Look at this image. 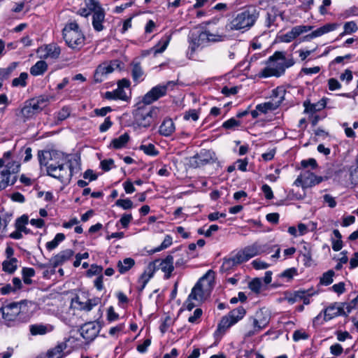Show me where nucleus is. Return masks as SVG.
<instances>
[{"mask_svg":"<svg viewBox=\"0 0 358 358\" xmlns=\"http://www.w3.org/2000/svg\"><path fill=\"white\" fill-rule=\"evenodd\" d=\"M38 162L46 167L48 175L63 182L69 181L73 174L71 163L62 154L57 152L38 151Z\"/></svg>","mask_w":358,"mask_h":358,"instance_id":"obj_1","label":"nucleus"},{"mask_svg":"<svg viewBox=\"0 0 358 358\" xmlns=\"http://www.w3.org/2000/svg\"><path fill=\"white\" fill-rule=\"evenodd\" d=\"M31 301L22 300L3 306L0 308L4 324L8 327H14L22 322H27L31 317Z\"/></svg>","mask_w":358,"mask_h":358,"instance_id":"obj_2","label":"nucleus"},{"mask_svg":"<svg viewBox=\"0 0 358 358\" xmlns=\"http://www.w3.org/2000/svg\"><path fill=\"white\" fill-rule=\"evenodd\" d=\"M11 152L4 153L3 158L0 159V191L9 185H13L16 181L15 174L20 170V164L10 160Z\"/></svg>","mask_w":358,"mask_h":358,"instance_id":"obj_3","label":"nucleus"},{"mask_svg":"<svg viewBox=\"0 0 358 358\" xmlns=\"http://www.w3.org/2000/svg\"><path fill=\"white\" fill-rule=\"evenodd\" d=\"M63 38L66 44L73 50H80L84 45L85 36L76 22H71L63 29Z\"/></svg>","mask_w":358,"mask_h":358,"instance_id":"obj_4","label":"nucleus"},{"mask_svg":"<svg viewBox=\"0 0 358 358\" xmlns=\"http://www.w3.org/2000/svg\"><path fill=\"white\" fill-rule=\"evenodd\" d=\"M222 36L217 34L210 33L208 30L194 31L189 36V46L192 52L199 48H203L210 42L221 41Z\"/></svg>","mask_w":358,"mask_h":358,"instance_id":"obj_5","label":"nucleus"},{"mask_svg":"<svg viewBox=\"0 0 358 358\" xmlns=\"http://www.w3.org/2000/svg\"><path fill=\"white\" fill-rule=\"evenodd\" d=\"M259 17V12L255 8H250L238 13L230 22L231 29L240 30L248 29L254 25Z\"/></svg>","mask_w":358,"mask_h":358,"instance_id":"obj_6","label":"nucleus"},{"mask_svg":"<svg viewBox=\"0 0 358 358\" xmlns=\"http://www.w3.org/2000/svg\"><path fill=\"white\" fill-rule=\"evenodd\" d=\"M268 60V66L262 70V76L264 78L280 77L285 72L287 67L285 65V58L282 53L276 52L269 57Z\"/></svg>","mask_w":358,"mask_h":358,"instance_id":"obj_7","label":"nucleus"},{"mask_svg":"<svg viewBox=\"0 0 358 358\" xmlns=\"http://www.w3.org/2000/svg\"><path fill=\"white\" fill-rule=\"evenodd\" d=\"M85 5L92 12L93 28L96 31H101L104 29L106 13L97 0H85Z\"/></svg>","mask_w":358,"mask_h":358,"instance_id":"obj_8","label":"nucleus"},{"mask_svg":"<svg viewBox=\"0 0 358 358\" xmlns=\"http://www.w3.org/2000/svg\"><path fill=\"white\" fill-rule=\"evenodd\" d=\"M273 247L268 244H260L257 242L252 245L245 247L243 249L238 252L243 262H245L255 256L263 253H270Z\"/></svg>","mask_w":358,"mask_h":358,"instance_id":"obj_9","label":"nucleus"},{"mask_svg":"<svg viewBox=\"0 0 358 358\" xmlns=\"http://www.w3.org/2000/svg\"><path fill=\"white\" fill-rule=\"evenodd\" d=\"M210 271H209L205 275H203L200 280L196 283L192 288L191 293L189 294V298L194 299V300L198 303L203 301L209 295V287L210 283L206 282V279L210 275Z\"/></svg>","mask_w":358,"mask_h":358,"instance_id":"obj_10","label":"nucleus"},{"mask_svg":"<svg viewBox=\"0 0 358 358\" xmlns=\"http://www.w3.org/2000/svg\"><path fill=\"white\" fill-rule=\"evenodd\" d=\"M158 112L157 108L138 107L135 114V119L140 126L147 127L157 117Z\"/></svg>","mask_w":358,"mask_h":358,"instance_id":"obj_11","label":"nucleus"},{"mask_svg":"<svg viewBox=\"0 0 358 358\" xmlns=\"http://www.w3.org/2000/svg\"><path fill=\"white\" fill-rule=\"evenodd\" d=\"M121 64L120 60L114 59L99 64L94 74V81L96 83H101L107 78L108 74L113 73L116 69H120Z\"/></svg>","mask_w":358,"mask_h":358,"instance_id":"obj_12","label":"nucleus"},{"mask_svg":"<svg viewBox=\"0 0 358 358\" xmlns=\"http://www.w3.org/2000/svg\"><path fill=\"white\" fill-rule=\"evenodd\" d=\"M171 84H173V83L168 82L166 85H158L152 87L143 97V103L149 105L157 101L160 97L164 96L166 93L168 86Z\"/></svg>","mask_w":358,"mask_h":358,"instance_id":"obj_13","label":"nucleus"},{"mask_svg":"<svg viewBox=\"0 0 358 358\" xmlns=\"http://www.w3.org/2000/svg\"><path fill=\"white\" fill-rule=\"evenodd\" d=\"M150 264L155 266V271L156 270H161L164 272L166 279H169L171 277V273L174 270L173 257L172 255H168L164 259H156Z\"/></svg>","mask_w":358,"mask_h":358,"instance_id":"obj_14","label":"nucleus"},{"mask_svg":"<svg viewBox=\"0 0 358 358\" xmlns=\"http://www.w3.org/2000/svg\"><path fill=\"white\" fill-rule=\"evenodd\" d=\"M101 326L96 322H90L84 324L80 329L82 337L89 341H93L99 334Z\"/></svg>","mask_w":358,"mask_h":358,"instance_id":"obj_15","label":"nucleus"},{"mask_svg":"<svg viewBox=\"0 0 358 358\" xmlns=\"http://www.w3.org/2000/svg\"><path fill=\"white\" fill-rule=\"evenodd\" d=\"M271 320V312L266 308H262L256 312L254 317H250L249 322L257 324L259 328L263 329L267 327Z\"/></svg>","mask_w":358,"mask_h":358,"instance_id":"obj_16","label":"nucleus"},{"mask_svg":"<svg viewBox=\"0 0 358 358\" xmlns=\"http://www.w3.org/2000/svg\"><path fill=\"white\" fill-rule=\"evenodd\" d=\"M38 53L41 58L57 59L61 54V48L56 43H50L38 49Z\"/></svg>","mask_w":358,"mask_h":358,"instance_id":"obj_17","label":"nucleus"},{"mask_svg":"<svg viewBox=\"0 0 358 358\" xmlns=\"http://www.w3.org/2000/svg\"><path fill=\"white\" fill-rule=\"evenodd\" d=\"M73 255L74 252L71 249L62 250L49 260V264L55 268L69 261Z\"/></svg>","mask_w":358,"mask_h":358,"instance_id":"obj_18","label":"nucleus"},{"mask_svg":"<svg viewBox=\"0 0 358 358\" xmlns=\"http://www.w3.org/2000/svg\"><path fill=\"white\" fill-rule=\"evenodd\" d=\"M37 106H38L33 104L29 99L24 102L23 106L18 113H17V115L22 119L23 122H26L39 113Z\"/></svg>","mask_w":358,"mask_h":358,"instance_id":"obj_19","label":"nucleus"},{"mask_svg":"<svg viewBox=\"0 0 358 358\" xmlns=\"http://www.w3.org/2000/svg\"><path fill=\"white\" fill-rule=\"evenodd\" d=\"M300 180L303 181V187L307 188L320 184L324 178L322 176H315L310 171L303 170L300 173Z\"/></svg>","mask_w":358,"mask_h":358,"instance_id":"obj_20","label":"nucleus"},{"mask_svg":"<svg viewBox=\"0 0 358 358\" xmlns=\"http://www.w3.org/2000/svg\"><path fill=\"white\" fill-rule=\"evenodd\" d=\"M155 272V266L149 264L138 279L140 285L138 289L139 292H142L144 289L147 283L152 278Z\"/></svg>","mask_w":358,"mask_h":358,"instance_id":"obj_21","label":"nucleus"},{"mask_svg":"<svg viewBox=\"0 0 358 358\" xmlns=\"http://www.w3.org/2000/svg\"><path fill=\"white\" fill-rule=\"evenodd\" d=\"M241 263L243 262L237 252L235 255L224 259L220 269L223 272H227Z\"/></svg>","mask_w":358,"mask_h":358,"instance_id":"obj_22","label":"nucleus"},{"mask_svg":"<svg viewBox=\"0 0 358 358\" xmlns=\"http://www.w3.org/2000/svg\"><path fill=\"white\" fill-rule=\"evenodd\" d=\"M341 310L342 309L339 307V303H334L330 305L323 310L324 320L328 321L338 316H341Z\"/></svg>","mask_w":358,"mask_h":358,"instance_id":"obj_23","label":"nucleus"},{"mask_svg":"<svg viewBox=\"0 0 358 358\" xmlns=\"http://www.w3.org/2000/svg\"><path fill=\"white\" fill-rule=\"evenodd\" d=\"M53 330L50 324H34L29 326V331L32 336L45 335Z\"/></svg>","mask_w":358,"mask_h":358,"instance_id":"obj_24","label":"nucleus"},{"mask_svg":"<svg viewBox=\"0 0 358 358\" xmlns=\"http://www.w3.org/2000/svg\"><path fill=\"white\" fill-rule=\"evenodd\" d=\"M285 89L283 87H278L272 91L271 94V101L276 108L280 105V103L285 99Z\"/></svg>","mask_w":358,"mask_h":358,"instance_id":"obj_25","label":"nucleus"},{"mask_svg":"<svg viewBox=\"0 0 358 358\" xmlns=\"http://www.w3.org/2000/svg\"><path fill=\"white\" fill-rule=\"evenodd\" d=\"M176 127L173 120L165 119L159 127V134L164 136H169L175 131Z\"/></svg>","mask_w":358,"mask_h":358,"instance_id":"obj_26","label":"nucleus"},{"mask_svg":"<svg viewBox=\"0 0 358 358\" xmlns=\"http://www.w3.org/2000/svg\"><path fill=\"white\" fill-rule=\"evenodd\" d=\"M171 39V35H166L158 42V43L155 47L148 50V53L152 52H153L154 56H156L157 54L163 52L169 45Z\"/></svg>","mask_w":358,"mask_h":358,"instance_id":"obj_27","label":"nucleus"},{"mask_svg":"<svg viewBox=\"0 0 358 358\" xmlns=\"http://www.w3.org/2000/svg\"><path fill=\"white\" fill-rule=\"evenodd\" d=\"M234 324L235 322L228 315L224 316L217 326L216 334L223 335Z\"/></svg>","mask_w":358,"mask_h":358,"instance_id":"obj_28","label":"nucleus"},{"mask_svg":"<svg viewBox=\"0 0 358 358\" xmlns=\"http://www.w3.org/2000/svg\"><path fill=\"white\" fill-rule=\"evenodd\" d=\"M338 27L339 24L337 23L326 24L324 26L312 31V36H315V38L321 36L325 34L336 30Z\"/></svg>","mask_w":358,"mask_h":358,"instance_id":"obj_29","label":"nucleus"},{"mask_svg":"<svg viewBox=\"0 0 358 358\" xmlns=\"http://www.w3.org/2000/svg\"><path fill=\"white\" fill-rule=\"evenodd\" d=\"M48 69V64L43 60L37 62L30 69V73L32 76H37L43 74Z\"/></svg>","mask_w":358,"mask_h":358,"instance_id":"obj_30","label":"nucleus"},{"mask_svg":"<svg viewBox=\"0 0 358 358\" xmlns=\"http://www.w3.org/2000/svg\"><path fill=\"white\" fill-rule=\"evenodd\" d=\"M17 66L18 62H14L6 68H0V80L3 81L8 79Z\"/></svg>","mask_w":358,"mask_h":358,"instance_id":"obj_31","label":"nucleus"},{"mask_svg":"<svg viewBox=\"0 0 358 358\" xmlns=\"http://www.w3.org/2000/svg\"><path fill=\"white\" fill-rule=\"evenodd\" d=\"M66 345L60 343L55 348L48 351L47 358H61L63 356V350L65 349Z\"/></svg>","mask_w":358,"mask_h":358,"instance_id":"obj_32","label":"nucleus"},{"mask_svg":"<svg viewBox=\"0 0 358 358\" xmlns=\"http://www.w3.org/2000/svg\"><path fill=\"white\" fill-rule=\"evenodd\" d=\"M129 140L128 134L124 133L118 138H114L111 142V145L115 149H120L126 145Z\"/></svg>","mask_w":358,"mask_h":358,"instance_id":"obj_33","label":"nucleus"},{"mask_svg":"<svg viewBox=\"0 0 358 358\" xmlns=\"http://www.w3.org/2000/svg\"><path fill=\"white\" fill-rule=\"evenodd\" d=\"M3 270L8 273H13L17 268V260L16 258H10L3 261L2 264Z\"/></svg>","mask_w":358,"mask_h":358,"instance_id":"obj_34","label":"nucleus"},{"mask_svg":"<svg viewBox=\"0 0 358 358\" xmlns=\"http://www.w3.org/2000/svg\"><path fill=\"white\" fill-rule=\"evenodd\" d=\"M357 306L358 304L355 301V299L349 303H339V307L342 309L341 314L343 316H347L353 309L357 308Z\"/></svg>","mask_w":358,"mask_h":358,"instance_id":"obj_35","label":"nucleus"},{"mask_svg":"<svg viewBox=\"0 0 358 358\" xmlns=\"http://www.w3.org/2000/svg\"><path fill=\"white\" fill-rule=\"evenodd\" d=\"M135 264V262L131 258H125L123 261H119L117 263V268L120 273H124L128 271Z\"/></svg>","mask_w":358,"mask_h":358,"instance_id":"obj_36","label":"nucleus"},{"mask_svg":"<svg viewBox=\"0 0 358 358\" xmlns=\"http://www.w3.org/2000/svg\"><path fill=\"white\" fill-rule=\"evenodd\" d=\"M132 78L135 82H139L142 80L143 76V71L138 62L132 63V71H131Z\"/></svg>","mask_w":358,"mask_h":358,"instance_id":"obj_37","label":"nucleus"},{"mask_svg":"<svg viewBox=\"0 0 358 358\" xmlns=\"http://www.w3.org/2000/svg\"><path fill=\"white\" fill-rule=\"evenodd\" d=\"M64 238L65 236L64 234H57L53 240L46 243L45 246L47 250L51 251L55 249L59 245V244L64 240Z\"/></svg>","mask_w":358,"mask_h":358,"instance_id":"obj_38","label":"nucleus"},{"mask_svg":"<svg viewBox=\"0 0 358 358\" xmlns=\"http://www.w3.org/2000/svg\"><path fill=\"white\" fill-rule=\"evenodd\" d=\"M245 310L243 307H238L232 310H231L228 315L231 318V320L236 324L239 320H241L245 315Z\"/></svg>","mask_w":358,"mask_h":358,"instance_id":"obj_39","label":"nucleus"},{"mask_svg":"<svg viewBox=\"0 0 358 358\" xmlns=\"http://www.w3.org/2000/svg\"><path fill=\"white\" fill-rule=\"evenodd\" d=\"M106 97L109 99H120L122 100H126L127 96L123 89L118 88L113 92H107Z\"/></svg>","mask_w":358,"mask_h":358,"instance_id":"obj_40","label":"nucleus"},{"mask_svg":"<svg viewBox=\"0 0 358 358\" xmlns=\"http://www.w3.org/2000/svg\"><path fill=\"white\" fill-rule=\"evenodd\" d=\"M358 30V27L354 21L347 22L343 25V31L340 34V37H343L345 35L351 34Z\"/></svg>","mask_w":358,"mask_h":358,"instance_id":"obj_41","label":"nucleus"},{"mask_svg":"<svg viewBox=\"0 0 358 358\" xmlns=\"http://www.w3.org/2000/svg\"><path fill=\"white\" fill-rule=\"evenodd\" d=\"M28 223V217L26 215H22L19 217L15 222V227L17 230H20L21 232H24V234H29V230L27 229L26 224Z\"/></svg>","mask_w":358,"mask_h":358,"instance_id":"obj_42","label":"nucleus"},{"mask_svg":"<svg viewBox=\"0 0 358 358\" xmlns=\"http://www.w3.org/2000/svg\"><path fill=\"white\" fill-rule=\"evenodd\" d=\"M257 327V324H255V323L250 322V327H246L244 336L245 338L252 337L263 329L262 328H259Z\"/></svg>","mask_w":358,"mask_h":358,"instance_id":"obj_43","label":"nucleus"},{"mask_svg":"<svg viewBox=\"0 0 358 358\" xmlns=\"http://www.w3.org/2000/svg\"><path fill=\"white\" fill-rule=\"evenodd\" d=\"M313 29L311 26L306 25H299L294 27L290 31H292V35L294 36V38H296L299 35L308 32Z\"/></svg>","mask_w":358,"mask_h":358,"instance_id":"obj_44","label":"nucleus"},{"mask_svg":"<svg viewBox=\"0 0 358 358\" xmlns=\"http://www.w3.org/2000/svg\"><path fill=\"white\" fill-rule=\"evenodd\" d=\"M30 101L33 103V104L38 106V110L40 112L44 107L46 106L47 103L49 102V98L45 96H41L36 99H30Z\"/></svg>","mask_w":358,"mask_h":358,"instance_id":"obj_45","label":"nucleus"},{"mask_svg":"<svg viewBox=\"0 0 358 358\" xmlns=\"http://www.w3.org/2000/svg\"><path fill=\"white\" fill-rule=\"evenodd\" d=\"M28 74L25 72L21 73L18 78H15L12 81V85L13 87H25L27 85V79Z\"/></svg>","mask_w":358,"mask_h":358,"instance_id":"obj_46","label":"nucleus"},{"mask_svg":"<svg viewBox=\"0 0 358 358\" xmlns=\"http://www.w3.org/2000/svg\"><path fill=\"white\" fill-rule=\"evenodd\" d=\"M276 108L275 106H274L271 101L265 102L257 106V109L262 113H266L268 111L273 110Z\"/></svg>","mask_w":358,"mask_h":358,"instance_id":"obj_47","label":"nucleus"},{"mask_svg":"<svg viewBox=\"0 0 358 358\" xmlns=\"http://www.w3.org/2000/svg\"><path fill=\"white\" fill-rule=\"evenodd\" d=\"M140 150L150 156H156L158 154V151L156 150L155 145L151 143L148 145H141Z\"/></svg>","mask_w":358,"mask_h":358,"instance_id":"obj_48","label":"nucleus"},{"mask_svg":"<svg viewBox=\"0 0 358 358\" xmlns=\"http://www.w3.org/2000/svg\"><path fill=\"white\" fill-rule=\"evenodd\" d=\"M115 205L124 210H129L134 208V203L129 199H117L115 202Z\"/></svg>","mask_w":358,"mask_h":358,"instance_id":"obj_49","label":"nucleus"},{"mask_svg":"<svg viewBox=\"0 0 358 358\" xmlns=\"http://www.w3.org/2000/svg\"><path fill=\"white\" fill-rule=\"evenodd\" d=\"M241 125V122L232 117L225 121L222 124V127L226 129H234Z\"/></svg>","mask_w":358,"mask_h":358,"instance_id":"obj_50","label":"nucleus"},{"mask_svg":"<svg viewBox=\"0 0 358 358\" xmlns=\"http://www.w3.org/2000/svg\"><path fill=\"white\" fill-rule=\"evenodd\" d=\"M334 272L331 270L324 273L321 278L320 282L324 285H329L333 282Z\"/></svg>","mask_w":358,"mask_h":358,"instance_id":"obj_51","label":"nucleus"},{"mask_svg":"<svg viewBox=\"0 0 358 358\" xmlns=\"http://www.w3.org/2000/svg\"><path fill=\"white\" fill-rule=\"evenodd\" d=\"M262 282L260 278H255L249 283V288L255 293H259L262 289Z\"/></svg>","mask_w":358,"mask_h":358,"instance_id":"obj_52","label":"nucleus"},{"mask_svg":"<svg viewBox=\"0 0 358 358\" xmlns=\"http://www.w3.org/2000/svg\"><path fill=\"white\" fill-rule=\"evenodd\" d=\"M172 244V237L166 235L162 244L154 250V252H159L169 247Z\"/></svg>","mask_w":358,"mask_h":358,"instance_id":"obj_53","label":"nucleus"},{"mask_svg":"<svg viewBox=\"0 0 358 358\" xmlns=\"http://www.w3.org/2000/svg\"><path fill=\"white\" fill-rule=\"evenodd\" d=\"M173 324V321L170 317H166L160 325V331L164 334L169 328Z\"/></svg>","mask_w":358,"mask_h":358,"instance_id":"obj_54","label":"nucleus"},{"mask_svg":"<svg viewBox=\"0 0 358 358\" xmlns=\"http://www.w3.org/2000/svg\"><path fill=\"white\" fill-rule=\"evenodd\" d=\"M184 119L186 120H192L196 121L199 119V113L195 109L189 110L184 114Z\"/></svg>","mask_w":358,"mask_h":358,"instance_id":"obj_55","label":"nucleus"},{"mask_svg":"<svg viewBox=\"0 0 358 358\" xmlns=\"http://www.w3.org/2000/svg\"><path fill=\"white\" fill-rule=\"evenodd\" d=\"M305 293H306L305 290L297 291L294 293V296L287 297L286 299L290 304H293V303H296L299 299H300V298L303 297V294H305Z\"/></svg>","mask_w":358,"mask_h":358,"instance_id":"obj_56","label":"nucleus"},{"mask_svg":"<svg viewBox=\"0 0 358 358\" xmlns=\"http://www.w3.org/2000/svg\"><path fill=\"white\" fill-rule=\"evenodd\" d=\"M111 111L112 108L110 106H106L101 108H96L94 110L93 113L96 116L104 117Z\"/></svg>","mask_w":358,"mask_h":358,"instance_id":"obj_57","label":"nucleus"},{"mask_svg":"<svg viewBox=\"0 0 358 358\" xmlns=\"http://www.w3.org/2000/svg\"><path fill=\"white\" fill-rule=\"evenodd\" d=\"M301 165L303 169H306L308 166H311L313 169H315L317 167V163L316 160L313 158H310L307 160H302L301 162Z\"/></svg>","mask_w":358,"mask_h":358,"instance_id":"obj_58","label":"nucleus"},{"mask_svg":"<svg viewBox=\"0 0 358 358\" xmlns=\"http://www.w3.org/2000/svg\"><path fill=\"white\" fill-rule=\"evenodd\" d=\"M70 108L69 107L64 106L58 112L57 118L59 120H64L70 115Z\"/></svg>","mask_w":358,"mask_h":358,"instance_id":"obj_59","label":"nucleus"},{"mask_svg":"<svg viewBox=\"0 0 358 358\" xmlns=\"http://www.w3.org/2000/svg\"><path fill=\"white\" fill-rule=\"evenodd\" d=\"M252 265L257 270L266 269V268H268V266H269L268 264H267L266 262H264L260 259L253 260L252 262Z\"/></svg>","mask_w":358,"mask_h":358,"instance_id":"obj_60","label":"nucleus"},{"mask_svg":"<svg viewBox=\"0 0 358 358\" xmlns=\"http://www.w3.org/2000/svg\"><path fill=\"white\" fill-rule=\"evenodd\" d=\"M308 338V335L305 331L296 330L293 334V340L296 342L300 340H306Z\"/></svg>","mask_w":358,"mask_h":358,"instance_id":"obj_61","label":"nucleus"},{"mask_svg":"<svg viewBox=\"0 0 358 358\" xmlns=\"http://www.w3.org/2000/svg\"><path fill=\"white\" fill-rule=\"evenodd\" d=\"M297 273V271L295 268H287L285 271H284L281 274L280 276L282 278H286L288 280H290L293 278L294 275H295Z\"/></svg>","mask_w":358,"mask_h":358,"instance_id":"obj_62","label":"nucleus"},{"mask_svg":"<svg viewBox=\"0 0 358 358\" xmlns=\"http://www.w3.org/2000/svg\"><path fill=\"white\" fill-rule=\"evenodd\" d=\"M262 191L263 192L264 196L266 199H272L273 198V193L269 185L264 184L262 187Z\"/></svg>","mask_w":358,"mask_h":358,"instance_id":"obj_63","label":"nucleus"},{"mask_svg":"<svg viewBox=\"0 0 358 358\" xmlns=\"http://www.w3.org/2000/svg\"><path fill=\"white\" fill-rule=\"evenodd\" d=\"M113 122L110 120V117H107L105 118L104 122L99 126V131L102 133L106 132L110 128Z\"/></svg>","mask_w":358,"mask_h":358,"instance_id":"obj_64","label":"nucleus"}]
</instances>
